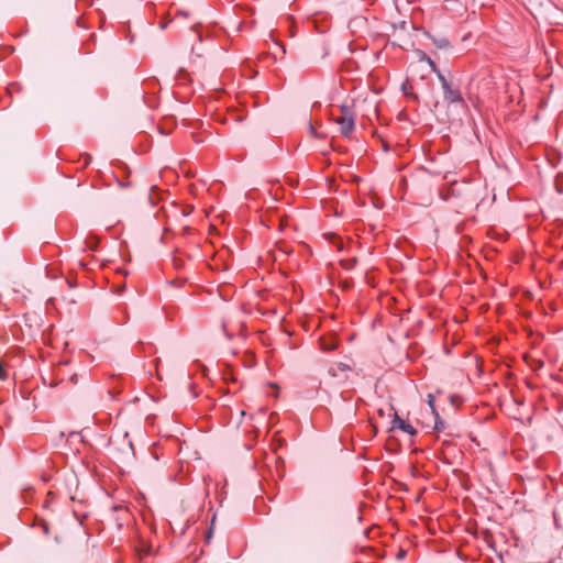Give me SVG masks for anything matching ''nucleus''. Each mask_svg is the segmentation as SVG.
Instances as JSON below:
<instances>
[{"mask_svg": "<svg viewBox=\"0 0 563 563\" xmlns=\"http://www.w3.org/2000/svg\"><path fill=\"white\" fill-rule=\"evenodd\" d=\"M391 424L393 429H400L410 435H415L417 433V430L410 423L402 420L397 413H395Z\"/></svg>", "mask_w": 563, "mask_h": 563, "instance_id": "nucleus-4", "label": "nucleus"}, {"mask_svg": "<svg viewBox=\"0 0 563 563\" xmlns=\"http://www.w3.org/2000/svg\"><path fill=\"white\" fill-rule=\"evenodd\" d=\"M443 93H444V100L450 104L451 103H462V104L465 103L461 91L459 89H453L451 85L449 86V88L443 89Z\"/></svg>", "mask_w": 563, "mask_h": 563, "instance_id": "nucleus-2", "label": "nucleus"}, {"mask_svg": "<svg viewBox=\"0 0 563 563\" xmlns=\"http://www.w3.org/2000/svg\"><path fill=\"white\" fill-rule=\"evenodd\" d=\"M421 60H424L431 68L433 73H438V66L431 59V57L427 56L426 54L422 55Z\"/></svg>", "mask_w": 563, "mask_h": 563, "instance_id": "nucleus-7", "label": "nucleus"}, {"mask_svg": "<svg viewBox=\"0 0 563 563\" xmlns=\"http://www.w3.org/2000/svg\"><path fill=\"white\" fill-rule=\"evenodd\" d=\"M276 45L280 48L282 53L285 54L286 53V48L283 44L276 42Z\"/></svg>", "mask_w": 563, "mask_h": 563, "instance_id": "nucleus-11", "label": "nucleus"}, {"mask_svg": "<svg viewBox=\"0 0 563 563\" xmlns=\"http://www.w3.org/2000/svg\"><path fill=\"white\" fill-rule=\"evenodd\" d=\"M428 404L432 410V413L435 416V429L441 430L443 428V422L440 421L439 413L437 412L434 407V397L431 394L428 395Z\"/></svg>", "mask_w": 563, "mask_h": 563, "instance_id": "nucleus-5", "label": "nucleus"}, {"mask_svg": "<svg viewBox=\"0 0 563 563\" xmlns=\"http://www.w3.org/2000/svg\"><path fill=\"white\" fill-rule=\"evenodd\" d=\"M427 37L432 42V44L441 51H450L452 49L451 42L443 35H434L427 34Z\"/></svg>", "mask_w": 563, "mask_h": 563, "instance_id": "nucleus-3", "label": "nucleus"}, {"mask_svg": "<svg viewBox=\"0 0 563 563\" xmlns=\"http://www.w3.org/2000/svg\"><path fill=\"white\" fill-rule=\"evenodd\" d=\"M44 533L47 534L48 533V527L47 525H44Z\"/></svg>", "mask_w": 563, "mask_h": 563, "instance_id": "nucleus-12", "label": "nucleus"}, {"mask_svg": "<svg viewBox=\"0 0 563 563\" xmlns=\"http://www.w3.org/2000/svg\"><path fill=\"white\" fill-rule=\"evenodd\" d=\"M214 520H216V517L213 516V517H212V521H211V528H210V531L212 530V526H213Z\"/></svg>", "mask_w": 563, "mask_h": 563, "instance_id": "nucleus-13", "label": "nucleus"}, {"mask_svg": "<svg viewBox=\"0 0 563 563\" xmlns=\"http://www.w3.org/2000/svg\"><path fill=\"white\" fill-rule=\"evenodd\" d=\"M342 110L344 115L336 118L335 122L340 125L341 134L347 137L354 130L355 122L353 117L349 113L347 107L343 106Z\"/></svg>", "mask_w": 563, "mask_h": 563, "instance_id": "nucleus-1", "label": "nucleus"}, {"mask_svg": "<svg viewBox=\"0 0 563 563\" xmlns=\"http://www.w3.org/2000/svg\"><path fill=\"white\" fill-rule=\"evenodd\" d=\"M176 16H183L184 19H187L189 13L187 11H178Z\"/></svg>", "mask_w": 563, "mask_h": 563, "instance_id": "nucleus-10", "label": "nucleus"}, {"mask_svg": "<svg viewBox=\"0 0 563 563\" xmlns=\"http://www.w3.org/2000/svg\"><path fill=\"white\" fill-rule=\"evenodd\" d=\"M434 74L437 75V77H438L439 81L441 82V87H442V89H444V88H449V86H450L451 84H450V82H449V80L445 78V76L441 73V70H440V69H438V73H434Z\"/></svg>", "mask_w": 563, "mask_h": 563, "instance_id": "nucleus-6", "label": "nucleus"}, {"mask_svg": "<svg viewBox=\"0 0 563 563\" xmlns=\"http://www.w3.org/2000/svg\"><path fill=\"white\" fill-rule=\"evenodd\" d=\"M173 263H174V267L176 269H181L184 266H185V262L184 260L179 258V257H174L173 258Z\"/></svg>", "mask_w": 563, "mask_h": 563, "instance_id": "nucleus-8", "label": "nucleus"}, {"mask_svg": "<svg viewBox=\"0 0 563 563\" xmlns=\"http://www.w3.org/2000/svg\"><path fill=\"white\" fill-rule=\"evenodd\" d=\"M322 349H323L324 351H332V350H334V349H335V345H334V344H324V343H323V344H322Z\"/></svg>", "mask_w": 563, "mask_h": 563, "instance_id": "nucleus-9", "label": "nucleus"}]
</instances>
